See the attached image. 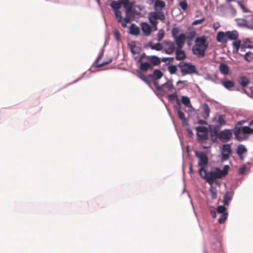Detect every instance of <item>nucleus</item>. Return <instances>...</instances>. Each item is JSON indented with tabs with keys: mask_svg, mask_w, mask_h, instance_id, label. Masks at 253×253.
Instances as JSON below:
<instances>
[{
	"mask_svg": "<svg viewBox=\"0 0 253 253\" xmlns=\"http://www.w3.org/2000/svg\"><path fill=\"white\" fill-rule=\"evenodd\" d=\"M209 42L205 36L197 37L195 41V44L192 48L193 54L198 58L204 57Z\"/></svg>",
	"mask_w": 253,
	"mask_h": 253,
	"instance_id": "obj_1",
	"label": "nucleus"
},
{
	"mask_svg": "<svg viewBox=\"0 0 253 253\" xmlns=\"http://www.w3.org/2000/svg\"><path fill=\"white\" fill-rule=\"evenodd\" d=\"M229 167L228 165H225L223 169H220L218 168H215L212 170L209 173L208 183L210 185H212L216 179L222 178L225 177L228 173Z\"/></svg>",
	"mask_w": 253,
	"mask_h": 253,
	"instance_id": "obj_2",
	"label": "nucleus"
},
{
	"mask_svg": "<svg viewBox=\"0 0 253 253\" xmlns=\"http://www.w3.org/2000/svg\"><path fill=\"white\" fill-rule=\"evenodd\" d=\"M234 134L238 141H243L248 138L247 134H253V128L249 126L235 127Z\"/></svg>",
	"mask_w": 253,
	"mask_h": 253,
	"instance_id": "obj_3",
	"label": "nucleus"
},
{
	"mask_svg": "<svg viewBox=\"0 0 253 253\" xmlns=\"http://www.w3.org/2000/svg\"><path fill=\"white\" fill-rule=\"evenodd\" d=\"M178 66L180 68V71L182 76L197 74L195 66L190 63L181 62L178 64Z\"/></svg>",
	"mask_w": 253,
	"mask_h": 253,
	"instance_id": "obj_4",
	"label": "nucleus"
},
{
	"mask_svg": "<svg viewBox=\"0 0 253 253\" xmlns=\"http://www.w3.org/2000/svg\"><path fill=\"white\" fill-rule=\"evenodd\" d=\"M148 18L150 22L152 24H157L158 19L163 21L165 19L166 16L162 11L151 12L149 13Z\"/></svg>",
	"mask_w": 253,
	"mask_h": 253,
	"instance_id": "obj_5",
	"label": "nucleus"
},
{
	"mask_svg": "<svg viewBox=\"0 0 253 253\" xmlns=\"http://www.w3.org/2000/svg\"><path fill=\"white\" fill-rule=\"evenodd\" d=\"M126 7V15L123 19V22H122V26L124 28L126 27V23H129L133 18V14L131 10V6H127V2H122Z\"/></svg>",
	"mask_w": 253,
	"mask_h": 253,
	"instance_id": "obj_6",
	"label": "nucleus"
},
{
	"mask_svg": "<svg viewBox=\"0 0 253 253\" xmlns=\"http://www.w3.org/2000/svg\"><path fill=\"white\" fill-rule=\"evenodd\" d=\"M163 43L165 52L168 54H171L176 50L177 46L174 42L165 41Z\"/></svg>",
	"mask_w": 253,
	"mask_h": 253,
	"instance_id": "obj_7",
	"label": "nucleus"
},
{
	"mask_svg": "<svg viewBox=\"0 0 253 253\" xmlns=\"http://www.w3.org/2000/svg\"><path fill=\"white\" fill-rule=\"evenodd\" d=\"M232 133L230 129H224L217 134L218 138L223 142L229 140L232 137Z\"/></svg>",
	"mask_w": 253,
	"mask_h": 253,
	"instance_id": "obj_8",
	"label": "nucleus"
},
{
	"mask_svg": "<svg viewBox=\"0 0 253 253\" xmlns=\"http://www.w3.org/2000/svg\"><path fill=\"white\" fill-rule=\"evenodd\" d=\"M195 156L199 159L198 165L200 167H206L208 164V158L206 154L204 153H199L195 152Z\"/></svg>",
	"mask_w": 253,
	"mask_h": 253,
	"instance_id": "obj_9",
	"label": "nucleus"
},
{
	"mask_svg": "<svg viewBox=\"0 0 253 253\" xmlns=\"http://www.w3.org/2000/svg\"><path fill=\"white\" fill-rule=\"evenodd\" d=\"M231 153V146L229 144H224L221 149V161H226Z\"/></svg>",
	"mask_w": 253,
	"mask_h": 253,
	"instance_id": "obj_10",
	"label": "nucleus"
},
{
	"mask_svg": "<svg viewBox=\"0 0 253 253\" xmlns=\"http://www.w3.org/2000/svg\"><path fill=\"white\" fill-rule=\"evenodd\" d=\"M197 136L201 140H206L208 138V129L204 126H198L196 127Z\"/></svg>",
	"mask_w": 253,
	"mask_h": 253,
	"instance_id": "obj_11",
	"label": "nucleus"
},
{
	"mask_svg": "<svg viewBox=\"0 0 253 253\" xmlns=\"http://www.w3.org/2000/svg\"><path fill=\"white\" fill-rule=\"evenodd\" d=\"M173 39L177 47L182 48L186 40L185 35L183 33H181L179 36L174 38Z\"/></svg>",
	"mask_w": 253,
	"mask_h": 253,
	"instance_id": "obj_12",
	"label": "nucleus"
},
{
	"mask_svg": "<svg viewBox=\"0 0 253 253\" xmlns=\"http://www.w3.org/2000/svg\"><path fill=\"white\" fill-rule=\"evenodd\" d=\"M175 53V59L178 61L184 60L186 58L185 53L182 48L177 47L176 50L174 51Z\"/></svg>",
	"mask_w": 253,
	"mask_h": 253,
	"instance_id": "obj_13",
	"label": "nucleus"
},
{
	"mask_svg": "<svg viewBox=\"0 0 253 253\" xmlns=\"http://www.w3.org/2000/svg\"><path fill=\"white\" fill-rule=\"evenodd\" d=\"M147 60L153 66H158L161 63V59L156 55H150L147 56Z\"/></svg>",
	"mask_w": 253,
	"mask_h": 253,
	"instance_id": "obj_14",
	"label": "nucleus"
},
{
	"mask_svg": "<svg viewBox=\"0 0 253 253\" xmlns=\"http://www.w3.org/2000/svg\"><path fill=\"white\" fill-rule=\"evenodd\" d=\"M216 40L220 42H226L227 41L226 32H218L216 36Z\"/></svg>",
	"mask_w": 253,
	"mask_h": 253,
	"instance_id": "obj_15",
	"label": "nucleus"
},
{
	"mask_svg": "<svg viewBox=\"0 0 253 253\" xmlns=\"http://www.w3.org/2000/svg\"><path fill=\"white\" fill-rule=\"evenodd\" d=\"M246 27L253 30V14H250L245 15Z\"/></svg>",
	"mask_w": 253,
	"mask_h": 253,
	"instance_id": "obj_16",
	"label": "nucleus"
},
{
	"mask_svg": "<svg viewBox=\"0 0 253 253\" xmlns=\"http://www.w3.org/2000/svg\"><path fill=\"white\" fill-rule=\"evenodd\" d=\"M234 195L233 191L227 192L223 197V203L224 206H228L232 200Z\"/></svg>",
	"mask_w": 253,
	"mask_h": 253,
	"instance_id": "obj_17",
	"label": "nucleus"
},
{
	"mask_svg": "<svg viewBox=\"0 0 253 253\" xmlns=\"http://www.w3.org/2000/svg\"><path fill=\"white\" fill-rule=\"evenodd\" d=\"M146 47H149L153 50H155L157 51H160L163 48V46L162 44L158 42L155 44H153V42L150 41L146 45Z\"/></svg>",
	"mask_w": 253,
	"mask_h": 253,
	"instance_id": "obj_18",
	"label": "nucleus"
},
{
	"mask_svg": "<svg viewBox=\"0 0 253 253\" xmlns=\"http://www.w3.org/2000/svg\"><path fill=\"white\" fill-rule=\"evenodd\" d=\"M141 29L145 36H149L151 32V27L146 22L141 23Z\"/></svg>",
	"mask_w": 253,
	"mask_h": 253,
	"instance_id": "obj_19",
	"label": "nucleus"
},
{
	"mask_svg": "<svg viewBox=\"0 0 253 253\" xmlns=\"http://www.w3.org/2000/svg\"><path fill=\"white\" fill-rule=\"evenodd\" d=\"M176 103H177V104L179 106V110L177 111L178 116L179 118L181 120L182 122V123L184 124L186 123V120L184 114L181 111V103L178 98L176 99Z\"/></svg>",
	"mask_w": 253,
	"mask_h": 253,
	"instance_id": "obj_20",
	"label": "nucleus"
},
{
	"mask_svg": "<svg viewBox=\"0 0 253 253\" xmlns=\"http://www.w3.org/2000/svg\"><path fill=\"white\" fill-rule=\"evenodd\" d=\"M139 63H140L139 68L142 71H147L149 69H153V66L149 62H140Z\"/></svg>",
	"mask_w": 253,
	"mask_h": 253,
	"instance_id": "obj_21",
	"label": "nucleus"
},
{
	"mask_svg": "<svg viewBox=\"0 0 253 253\" xmlns=\"http://www.w3.org/2000/svg\"><path fill=\"white\" fill-rule=\"evenodd\" d=\"M226 32L227 40H236L238 37L239 34L236 31H227Z\"/></svg>",
	"mask_w": 253,
	"mask_h": 253,
	"instance_id": "obj_22",
	"label": "nucleus"
},
{
	"mask_svg": "<svg viewBox=\"0 0 253 253\" xmlns=\"http://www.w3.org/2000/svg\"><path fill=\"white\" fill-rule=\"evenodd\" d=\"M219 70L220 73L223 75H226L229 74V68L227 64L221 63L219 66Z\"/></svg>",
	"mask_w": 253,
	"mask_h": 253,
	"instance_id": "obj_23",
	"label": "nucleus"
},
{
	"mask_svg": "<svg viewBox=\"0 0 253 253\" xmlns=\"http://www.w3.org/2000/svg\"><path fill=\"white\" fill-rule=\"evenodd\" d=\"M163 73L159 70H155L152 75H150V76L152 78L153 80H158L162 78L163 76Z\"/></svg>",
	"mask_w": 253,
	"mask_h": 253,
	"instance_id": "obj_24",
	"label": "nucleus"
},
{
	"mask_svg": "<svg viewBox=\"0 0 253 253\" xmlns=\"http://www.w3.org/2000/svg\"><path fill=\"white\" fill-rule=\"evenodd\" d=\"M139 29L134 24H132L129 28V33L133 35H138L139 34Z\"/></svg>",
	"mask_w": 253,
	"mask_h": 253,
	"instance_id": "obj_25",
	"label": "nucleus"
},
{
	"mask_svg": "<svg viewBox=\"0 0 253 253\" xmlns=\"http://www.w3.org/2000/svg\"><path fill=\"white\" fill-rule=\"evenodd\" d=\"M205 168L206 167H201L199 170V173L200 175L203 178L206 179L208 182L209 173H207Z\"/></svg>",
	"mask_w": 253,
	"mask_h": 253,
	"instance_id": "obj_26",
	"label": "nucleus"
},
{
	"mask_svg": "<svg viewBox=\"0 0 253 253\" xmlns=\"http://www.w3.org/2000/svg\"><path fill=\"white\" fill-rule=\"evenodd\" d=\"M165 2L161 0H156L154 3L155 9L158 10V7H160L162 10L165 6Z\"/></svg>",
	"mask_w": 253,
	"mask_h": 253,
	"instance_id": "obj_27",
	"label": "nucleus"
},
{
	"mask_svg": "<svg viewBox=\"0 0 253 253\" xmlns=\"http://www.w3.org/2000/svg\"><path fill=\"white\" fill-rule=\"evenodd\" d=\"M247 152V149L245 146L242 144H240L237 149V154L238 155H243Z\"/></svg>",
	"mask_w": 253,
	"mask_h": 253,
	"instance_id": "obj_28",
	"label": "nucleus"
},
{
	"mask_svg": "<svg viewBox=\"0 0 253 253\" xmlns=\"http://www.w3.org/2000/svg\"><path fill=\"white\" fill-rule=\"evenodd\" d=\"M210 192L211 195V198L212 199H215L217 198V189L216 188L213 186L212 185H211L210 188Z\"/></svg>",
	"mask_w": 253,
	"mask_h": 253,
	"instance_id": "obj_29",
	"label": "nucleus"
},
{
	"mask_svg": "<svg viewBox=\"0 0 253 253\" xmlns=\"http://www.w3.org/2000/svg\"><path fill=\"white\" fill-rule=\"evenodd\" d=\"M139 78L144 82H145L147 84H151V81L150 79V78L151 76H150V75L149 76H146L143 73H140L139 74Z\"/></svg>",
	"mask_w": 253,
	"mask_h": 253,
	"instance_id": "obj_30",
	"label": "nucleus"
},
{
	"mask_svg": "<svg viewBox=\"0 0 253 253\" xmlns=\"http://www.w3.org/2000/svg\"><path fill=\"white\" fill-rule=\"evenodd\" d=\"M222 85L225 88L229 89L234 86V83L232 81H225L222 82Z\"/></svg>",
	"mask_w": 253,
	"mask_h": 253,
	"instance_id": "obj_31",
	"label": "nucleus"
},
{
	"mask_svg": "<svg viewBox=\"0 0 253 253\" xmlns=\"http://www.w3.org/2000/svg\"><path fill=\"white\" fill-rule=\"evenodd\" d=\"M239 83L243 87H246L249 84V80L246 77H242L240 78Z\"/></svg>",
	"mask_w": 253,
	"mask_h": 253,
	"instance_id": "obj_32",
	"label": "nucleus"
},
{
	"mask_svg": "<svg viewBox=\"0 0 253 253\" xmlns=\"http://www.w3.org/2000/svg\"><path fill=\"white\" fill-rule=\"evenodd\" d=\"M116 19L117 20L118 22L119 23H121L122 24V22H123V17L122 15V12L119 10H116L114 11Z\"/></svg>",
	"mask_w": 253,
	"mask_h": 253,
	"instance_id": "obj_33",
	"label": "nucleus"
},
{
	"mask_svg": "<svg viewBox=\"0 0 253 253\" xmlns=\"http://www.w3.org/2000/svg\"><path fill=\"white\" fill-rule=\"evenodd\" d=\"M210 112V109L209 106L208 105V104H205L204 105V107H203V112L204 113L203 117L205 119H207L209 117Z\"/></svg>",
	"mask_w": 253,
	"mask_h": 253,
	"instance_id": "obj_34",
	"label": "nucleus"
},
{
	"mask_svg": "<svg viewBox=\"0 0 253 253\" xmlns=\"http://www.w3.org/2000/svg\"><path fill=\"white\" fill-rule=\"evenodd\" d=\"M228 217V213L225 212L221 214L219 218L218 219V221L220 224L224 223Z\"/></svg>",
	"mask_w": 253,
	"mask_h": 253,
	"instance_id": "obj_35",
	"label": "nucleus"
},
{
	"mask_svg": "<svg viewBox=\"0 0 253 253\" xmlns=\"http://www.w3.org/2000/svg\"><path fill=\"white\" fill-rule=\"evenodd\" d=\"M121 3L118 2L116 1H113L111 3V6L114 11L119 10L121 8Z\"/></svg>",
	"mask_w": 253,
	"mask_h": 253,
	"instance_id": "obj_36",
	"label": "nucleus"
},
{
	"mask_svg": "<svg viewBox=\"0 0 253 253\" xmlns=\"http://www.w3.org/2000/svg\"><path fill=\"white\" fill-rule=\"evenodd\" d=\"M236 21L237 24L240 26L246 27V22L245 21V16L243 18H237Z\"/></svg>",
	"mask_w": 253,
	"mask_h": 253,
	"instance_id": "obj_37",
	"label": "nucleus"
},
{
	"mask_svg": "<svg viewBox=\"0 0 253 253\" xmlns=\"http://www.w3.org/2000/svg\"><path fill=\"white\" fill-rule=\"evenodd\" d=\"M217 123L219 124L220 126H222L225 124V117L224 115H220L218 117Z\"/></svg>",
	"mask_w": 253,
	"mask_h": 253,
	"instance_id": "obj_38",
	"label": "nucleus"
},
{
	"mask_svg": "<svg viewBox=\"0 0 253 253\" xmlns=\"http://www.w3.org/2000/svg\"><path fill=\"white\" fill-rule=\"evenodd\" d=\"M166 86L168 90H171L173 88V85L171 81H168L167 83L163 84V87Z\"/></svg>",
	"mask_w": 253,
	"mask_h": 253,
	"instance_id": "obj_39",
	"label": "nucleus"
},
{
	"mask_svg": "<svg viewBox=\"0 0 253 253\" xmlns=\"http://www.w3.org/2000/svg\"><path fill=\"white\" fill-rule=\"evenodd\" d=\"M164 35V31L163 29L160 30L157 34V40L160 42L163 39Z\"/></svg>",
	"mask_w": 253,
	"mask_h": 253,
	"instance_id": "obj_40",
	"label": "nucleus"
},
{
	"mask_svg": "<svg viewBox=\"0 0 253 253\" xmlns=\"http://www.w3.org/2000/svg\"><path fill=\"white\" fill-rule=\"evenodd\" d=\"M181 102L186 106H188L190 104V101L188 97L186 96H182L181 98Z\"/></svg>",
	"mask_w": 253,
	"mask_h": 253,
	"instance_id": "obj_41",
	"label": "nucleus"
},
{
	"mask_svg": "<svg viewBox=\"0 0 253 253\" xmlns=\"http://www.w3.org/2000/svg\"><path fill=\"white\" fill-rule=\"evenodd\" d=\"M216 211L218 213L222 214L226 212V208L224 206H219L217 207Z\"/></svg>",
	"mask_w": 253,
	"mask_h": 253,
	"instance_id": "obj_42",
	"label": "nucleus"
},
{
	"mask_svg": "<svg viewBox=\"0 0 253 253\" xmlns=\"http://www.w3.org/2000/svg\"><path fill=\"white\" fill-rule=\"evenodd\" d=\"M179 32V28L177 27L173 28L171 30V35L173 38L177 37V35Z\"/></svg>",
	"mask_w": 253,
	"mask_h": 253,
	"instance_id": "obj_43",
	"label": "nucleus"
},
{
	"mask_svg": "<svg viewBox=\"0 0 253 253\" xmlns=\"http://www.w3.org/2000/svg\"><path fill=\"white\" fill-rule=\"evenodd\" d=\"M233 45L236 48V52L240 49L241 46V41L238 40L233 42Z\"/></svg>",
	"mask_w": 253,
	"mask_h": 253,
	"instance_id": "obj_44",
	"label": "nucleus"
},
{
	"mask_svg": "<svg viewBox=\"0 0 253 253\" xmlns=\"http://www.w3.org/2000/svg\"><path fill=\"white\" fill-rule=\"evenodd\" d=\"M153 82L157 90L159 91H162L163 90V85H160L158 83V82L157 81V80H153Z\"/></svg>",
	"mask_w": 253,
	"mask_h": 253,
	"instance_id": "obj_45",
	"label": "nucleus"
},
{
	"mask_svg": "<svg viewBox=\"0 0 253 253\" xmlns=\"http://www.w3.org/2000/svg\"><path fill=\"white\" fill-rule=\"evenodd\" d=\"M168 70L171 74H173L176 73L177 68L174 65H170L168 67Z\"/></svg>",
	"mask_w": 253,
	"mask_h": 253,
	"instance_id": "obj_46",
	"label": "nucleus"
},
{
	"mask_svg": "<svg viewBox=\"0 0 253 253\" xmlns=\"http://www.w3.org/2000/svg\"><path fill=\"white\" fill-rule=\"evenodd\" d=\"M251 52H247L244 55L245 59L247 61H251L253 59V57L251 56Z\"/></svg>",
	"mask_w": 253,
	"mask_h": 253,
	"instance_id": "obj_47",
	"label": "nucleus"
},
{
	"mask_svg": "<svg viewBox=\"0 0 253 253\" xmlns=\"http://www.w3.org/2000/svg\"><path fill=\"white\" fill-rule=\"evenodd\" d=\"M205 17H203V18H201L200 19L195 20L192 22V25H197L198 24H200L202 23L205 21Z\"/></svg>",
	"mask_w": 253,
	"mask_h": 253,
	"instance_id": "obj_48",
	"label": "nucleus"
},
{
	"mask_svg": "<svg viewBox=\"0 0 253 253\" xmlns=\"http://www.w3.org/2000/svg\"><path fill=\"white\" fill-rule=\"evenodd\" d=\"M247 47L251 48V46L249 45H247V42H245L244 43L241 44L240 50L242 52H244Z\"/></svg>",
	"mask_w": 253,
	"mask_h": 253,
	"instance_id": "obj_49",
	"label": "nucleus"
},
{
	"mask_svg": "<svg viewBox=\"0 0 253 253\" xmlns=\"http://www.w3.org/2000/svg\"><path fill=\"white\" fill-rule=\"evenodd\" d=\"M179 5L181 8L184 10H185L188 7V4L186 1H180L179 3Z\"/></svg>",
	"mask_w": 253,
	"mask_h": 253,
	"instance_id": "obj_50",
	"label": "nucleus"
},
{
	"mask_svg": "<svg viewBox=\"0 0 253 253\" xmlns=\"http://www.w3.org/2000/svg\"><path fill=\"white\" fill-rule=\"evenodd\" d=\"M196 36V33L195 32L191 33L189 35H188L186 37V39H187L188 41H191Z\"/></svg>",
	"mask_w": 253,
	"mask_h": 253,
	"instance_id": "obj_51",
	"label": "nucleus"
},
{
	"mask_svg": "<svg viewBox=\"0 0 253 253\" xmlns=\"http://www.w3.org/2000/svg\"><path fill=\"white\" fill-rule=\"evenodd\" d=\"M111 62H112V59H108L106 61L103 62L102 63H101V64H97L96 66L98 68H100V67H102L104 66V65L108 64L109 63H111Z\"/></svg>",
	"mask_w": 253,
	"mask_h": 253,
	"instance_id": "obj_52",
	"label": "nucleus"
},
{
	"mask_svg": "<svg viewBox=\"0 0 253 253\" xmlns=\"http://www.w3.org/2000/svg\"><path fill=\"white\" fill-rule=\"evenodd\" d=\"M177 97V94L176 92L170 94L168 95V98L169 100L172 101L174 100Z\"/></svg>",
	"mask_w": 253,
	"mask_h": 253,
	"instance_id": "obj_53",
	"label": "nucleus"
},
{
	"mask_svg": "<svg viewBox=\"0 0 253 253\" xmlns=\"http://www.w3.org/2000/svg\"><path fill=\"white\" fill-rule=\"evenodd\" d=\"M173 60V58L172 57H163L162 59H161V61H162L163 62H166L167 61L171 62Z\"/></svg>",
	"mask_w": 253,
	"mask_h": 253,
	"instance_id": "obj_54",
	"label": "nucleus"
},
{
	"mask_svg": "<svg viewBox=\"0 0 253 253\" xmlns=\"http://www.w3.org/2000/svg\"><path fill=\"white\" fill-rule=\"evenodd\" d=\"M246 169H247V168L245 166H242L239 169V173L241 174H243L244 173V172L246 171Z\"/></svg>",
	"mask_w": 253,
	"mask_h": 253,
	"instance_id": "obj_55",
	"label": "nucleus"
},
{
	"mask_svg": "<svg viewBox=\"0 0 253 253\" xmlns=\"http://www.w3.org/2000/svg\"><path fill=\"white\" fill-rule=\"evenodd\" d=\"M147 56H147L145 53H142V54L140 55V57H139V59H138V62H143V61H142V60H143V59H144V58H146V59L147 60Z\"/></svg>",
	"mask_w": 253,
	"mask_h": 253,
	"instance_id": "obj_56",
	"label": "nucleus"
},
{
	"mask_svg": "<svg viewBox=\"0 0 253 253\" xmlns=\"http://www.w3.org/2000/svg\"><path fill=\"white\" fill-rule=\"evenodd\" d=\"M246 122L245 121H239L237 123V124H236V126H235V127H237V126H240L241 125H242L243 124H244Z\"/></svg>",
	"mask_w": 253,
	"mask_h": 253,
	"instance_id": "obj_57",
	"label": "nucleus"
},
{
	"mask_svg": "<svg viewBox=\"0 0 253 253\" xmlns=\"http://www.w3.org/2000/svg\"><path fill=\"white\" fill-rule=\"evenodd\" d=\"M211 212V215L212 216V217L213 218H215V217H216V211H214V210H211V212Z\"/></svg>",
	"mask_w": 253,
	"mask_h": 253,
	"instance_id": "obj_58",
	"label": "nucleus"
},
{
	"mask_svg": "<svg viewBox=\"0 0 253 253\" xmlns=\"http://www.w3.org/2000/svg\"><path fill=\"white\" fill-rule=\"evenodd\" d=\"M240 6L243 10V12H247L248 11V9L242 4H240Z\"/></svg>",
	"mask_w": 253,
	"mask_h": 253,
	"instance_id": "obj_59",
	"label": "nucleus"
},
{
	"mask_svg": "<svg viewBox=\"0 0 253 253\" xmlns=\"http://www.w3.org/2000/svg\"><path fill=\"white\" fill-rule=\"evenodd\" d=\"M153 25L152 26V30L153 31H156L157 30V24H152Z\"/></svg>",
	"mask_w": 253,
	"mask_h": 253,
	"instance_id": "obj_60",
	"label": "nucleus"
},
{
	"mask_svg": "<svg viewBox=\"0 0 253 253\" xmlns=\"http://www.w3.org/2000/svg\"><path fill=\"white\" fill-rule=\"evenodd\" d=\"M219 27V25L218 24H215V23H214L213 25V28L214 29V30H216Z\"/></svg>",
	"mask_w": 253,
	"mask_h": 253,
	"instance_id": "obj_61",
	"label": "nucleus"
},
{
	"mask_svg": "<svg viewBox=\"0 0 253 253\" xmlns=\"http://www.w3.org/2000/svg\"><path fill=\"white\" fill-rule=\"evenodd\" d=\"M192 170H193L192 165V164H190V165H189V171H190V172L192 173Z\"/></svg>",
	"mask_w": 253,
	"mask_h": 253,
	"instance_id": "obj_62",
	"label": "nucleus"
},
{
	"mask_svg": "<svg viewBox=\"0 0 253 253\" xmlns=\"http://www.w3.org/2000/svg\"><path fill=\"white\" fill-rule=\"evenodd\" d=\"M238 156L240 157L241 160H243L244 159V156H243V155H238Z\"/></svg>",
	"mask_w": 253,
	"mask_h": 253,
	"instance_id": "obj_63",
	"label": "nucleus"
},
{
	"mask_svg": "<svg viewBox=\"0 0 253 253\" xmlns=\"http://www.w3.org/2000/svg\"><path fill=\"white\" fill-rule=\"evenodd\" d=\"M187 132H188V133L189 134H193L192 131L191 130H190V129H188L187 130Z\"/></svg>",
	"mask_w": 253,
	"mask_h": 253,
	"instance_id": "obj_64",
	"label": "nucleus"
}]
</instances>
